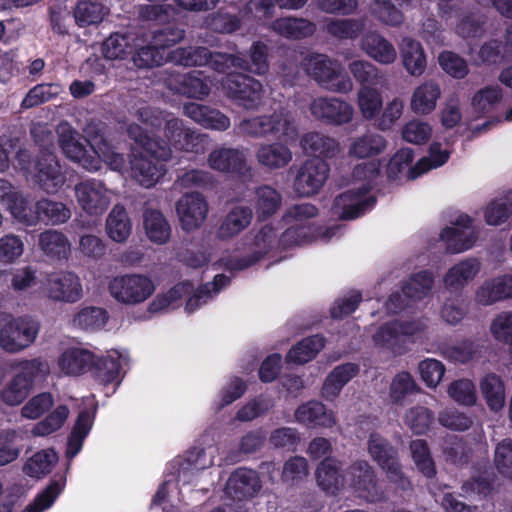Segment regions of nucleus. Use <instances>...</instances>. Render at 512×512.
Segmentation results:
<instances>
[{
    "label": "nucleus",
    "mask_w": 512,
    "mask_h": 512,
    "mask_svg": "<svg viewBox=\"0 0 512 512\" xmlns=\"http://www.w3.org/2000/svg\"><path fill=\"white\" fill-rule=\"evenodd\" d=\"M315 474L317 485L327 494L336 495L348 488L357 497L371 503L385 497L376 472L367 461H355L343 472L339 461L325 458L318 465Z\"/></svg>",
    "instance_id": "nucleus-2"
},
{
    "label": "nucleus",
    "mask_w": 512,
    "mask_h": 512,
    "mask_svg": "<svg viewBox=\"0 0 512 512\" xmlns=\"http://www.w3.org/2000/svg\"><path fill=\"white\" fill-rule=\"evenodd\" d=\"M109 14V8L96 0H80L74 9L76 23L81 26L101 23Z\"/></svg>",
    "instance_id": "nucleus-53"
},
{
    "label": "nucleus",
    "mask_w": 512,
    "mask_h": 512,
    "mask_svg": "<svg viewBox=\"0 0 512 512\" xmlns=\"http://www.w3.org/2000/svg\"><path fill=\"white\" fill-rule=\"evenodd\" d=\"M18 369L17 377H20L24 384L31 390L34 383L44 380L50 373V365L47 360L42 358H33L29 360H21L14 364Z\"/></svg>",
    "instance_id": "nucleus-55"
},
{
    "label": "nucleus",
    "mask_w": 512,
    "mask_h": 512,
    "mask_svg": "<svg viewBox=\"0 0 512 512\" xmlns=\"http://www.w3.org/2000/svg\"><path fill=\"white\" fill-rule=\"evenodd\" d=\"M512 298V274L506 273L484 279L474 291L478 306H492Z\"/></svg>",
    "instance_id": "nucleus-24"
},
{
    "label": "nucleus",
    "mask_w": 512,
    "mask_h": 512,
    "mask_svg": "<svg viewBox=\"0 0 512 512\" xmlns=\"http://www.w3.org/2000/svg\"><path fill=\"white\" fill-rule=\"evenodd\" d=\"M35 211L31 210L34 221L26 223L33 225L37 221H43L50 225H60L66 223L72 216L71 210L62 202L53 201L50 199H41L35 205Z\"/></svg>",
    "instance_id": "nucleus-37"
},
{
    "label": "nucleus",
    "mask_w": 512,
    "mask_h": 512,
    "mask_svg": "<svg viewBox=\"0 0 512 512\" xmlns=\"http://www.w3.org/2000/svg\"><path fill=\"white\" fill-rule=\"evenodd\" d=\"M228 283L229 278L222 274L216 275L212 283H207L197 290L190 282L178 283L167 292L157 294L149 303L148 312L158 314L174 309L180 305L183 297L189 296L185 309L188 313H192L215 296Z\"/></svg>",
    "instance_id": "nucleus-5"
},
{
    "label": "nucleus",
    "mask_w": 512,
    "mask_h": 512,
    "mask_svg": "<svg viewBox=\"0 0 512 512\" xmlns=\"http://www.w3.org/2000/svg\"><path fill=\"white\" fill-rule=\"evenodd\" d=\"M183 113L206 129L224 131L230 127V120L226 115L201 104H185Z\"/></svg>",
    "instance_id": "nucleus-35"
},
{
    "label": "nucleus",
    "mask_w": 512,
    "mask_h": 512,
    "mask_svg": "<svg viewBox=\"0 0 512 512\" xmlns=\"http://www.w3.org/2000/svg\"><path fill=\"white\" fill-rule=\"evenodd\" d=\"M300 145L307 153L327 158H332L340 152V144L336 139L318 132L305 134L301 138Z\"/></svg>",
    "instance_id": "nucleus-46"
},
{
    "label": "nucleus",
    "mask_w": 512,
    "mask_h": 512,
    "mask_svg": "<svg viewBox=\"0 0 512 512\" xmlns=\"http://www.w3.org/2000/svg\"><path fill=\"white\" fill-rule=\"evenodd\" d=\"M278 241L274 227L270 224L264 225L254 235L253 241L250 244L251 254L247 258L237 260L221 259V264L232 271L246 269L274 249Z\"/></svg>",
    "instance_id": "nucleus-15"
},
{
    "label": "nucleus",
    "mask_w": 512,
    "mask_h": 512,
    "mask_svg": "<svg viewBox=\"0 0 512 512\" xmlns=\"http://www.w3.org/2000/svg\"><path fill=\"white\" fill-rule=\"evenodd\" d=\"M222 87L231 98L247 109H254L262 103V84L248 75L228 74L222 80Z\"/></svg>",
    "instance_id": "nucleus-14"
},
{
    "label": "nucleus",
    "mask_w": 512,
    "mask_h": 512,
    "mask_svg": "<svg viewBox=\"0 0 512 512\" xmlns=\"http://www.w3.org/2000/svg\"><path fill=\"white\" fill-rule=\"evenodd\" d=\"M94 355L85 349H66L58 358L57 364L61 374L80 375L92 367Z\"/></svg>",
    "instance_id": "nucleus-36"
},
{
    "label": "nucleus",
    "mask_w": 512,
    "mask_h": 512,
    "mask_svg": "<svg viewBox=\"0 0 512 512\" xmlns=\"http://www.w3.org/2000/svg\"><path fill=\"white\" fill-rule=\"evenodd\" d=\"M266 56L267 46L264 43L255 42L251 47L250 61L235 55L219 54L212 58V65L219 72L235 67L262 75L269 69Z\"/></svg>",
    "instance_id": "nucleus-16"
},
{
    "label": "nucleus",
    "mask_w": 512,
    "mask_h": 512,
    "mask_svg": "<svg viewBox=\"0 0 512 512\" xmlns=\"http://www.w3.org/2000/svg\"><path fill=\"white\" fill-rule=\"evenodd\" d=\"M306 72L321 87L332 92L348 93L353 89V82L343 73L342 65L324 54H311L304 59Z\"/></svg>",
    "instance_id": "nucleus-8"
},
{
    "label": "nucleus",
    "mask_w": 512,
    "mask_h": 512,
    "mask_svg": "<svg viewBox=\"0 0 512 512\" xmlns=\"http://www.w3.org/2000/svg\"><path fill=\"white\" fill-rule=\"evenodd\" d=\"M484 220L487 225L499 226L512 216V190L495 197L484 207Z\"/></svg>",
    "instance_id": "nucleus-47"
},
{
    "label": "nucleus",
    "mask_w": 512,
    "mask_h": 512,
    "mask_svg": "<svg viewBox=\"0 0 512 512\" xmlns=\"http://www.w3.org/2000/svg\"><path fill=\"white\" fill-rule=\"evenodd\" d=\"M261 488L262 483L257 472L240 468L228 478L225 495L232 504H243V501L255 497Z\"/></svg>",
    "instance_id": "nucleus-19"
},
{
    "label": "nucleus",
    "mask_w": 512,
    "mask_h": 512,
    "mask_svg": "<svg viewBox=\"0 0 512 512\" xmlns=\"http://www.w3.org/2000/svg\"><path fill=\"white\" fill-rule=\"evenodd\" d=\"M65 485L66 478L64 476L52 480L51 483L25 507L23 512H44L49 509L62 493Z\"/></svg>",
    "instance_id": "nucleus-61"
},
{
    "label": "nucleus",
    "mask_w": 512,
    "mask_h": 512,
    "mask_svg": "<svg viewBox=\"0 0 512 512\" xmlns=\"http://www.w3.org/2000/svg\"><path fill=\"white\" fill-rule=\"evenodd\" d=\"M88 406L93 408L92 412L83 411L79 414L76 424L71 432V435L68 439L66 455L68 458L75 457L81 450L84 439L89 434L93 422H94V413H95V405L93 399H87Z\"/></svg>",
    "instance_id": "nucleus-41"
},
{
    "label": "nucleus",
    "mask_w": 512,
    "mask_h": 512,
    "mask_svg": "<svg viewBox=\"0 0 512 512\" xmlns=\"http://www.w3.org/2000/svg\"><path fill=\"white\" fill-rule=\"evenodd\" d=\"M46 298L62 303H75L83 296V287L77 274L71 271L48 273L42 283Z\"/></svg>",
    "instance_id": "nucleus-12"
},
{
    "label": "nucleus",
    "mask_w": 512,
    "mask_h": 512,
    "mask_svg": "<svg viewBox=\"0 0 512 512\" xmlns=\"http://www.w3.org/2000/svg\"><path fill=\"white\" fill-rule=\"evenodd\" d=\"M379 173V164L375 162L362 163L353 170V178L359 181V184L352 189L345 191L335 198L332 205L334 216L352 220L365 214L372 209L375 204V198L368 195L371 180Z\"/></svg>",
    "instance_id": "nucleus-4"
},
{
    "label": "nucleus",
    "mask_w": 512,
    "mask_h": 512,
    "mask_svg": "<svg viewBox=\"0 0 512 512\" xmlns=\"http://www.w3.org/2000/svg\"><path fill=\"white\" fill-rule=\"evenodd\" d=\"M167 85L171 90L186 97L203 99L210 93L211 81L202 71H191L171 77Z\"/></svg>",
    "instance_id": "nucleus-27"
},
{
    "label": "nucleus",
    "mask_w": 512,
    "mask_h": 512,
    "mask_svg": "<svg viewBox=\"0 0 512 512\" xmlns=\"http://www.w3.org/2000/svg\"><path fill=\"white\" fill-rule=\"evenodd\" d=\"M325 341L323 337L314 335L303 339L297 345L293 346L286 360L289 363L304 364L311 361L323 349Z\"/></svg>",
    "instance_id": "nucleus-56"
},
{
    "label": "nucleus",
    "mask_w": 512,
    "mask_h": 512,
    "mask_svg": "<svg viewBox=\"0 0 512 512\" xmlns=\"http://www.w3.org/2000/svg\"><path fill=\"white\" fill-rule=\"evenodd\" d=\"M309 109L315 119L337 126L349 123L354 115L352 105L336 97H317Z\"/></svg>",
    "instance_id": "nucleus-18"
},
{
    "label": "nucleus",
    "mask_w": 512,
    "mask_h": 512,
    "mask_svg": "<svg viewBox=\"0 0 512 512\" xmlns=\"http://www.w3.org/2000/svg\"><path fill=\"white\" fill-rule=\"evenodd\" d=\"M108 237L117 243L128 240L132 231L130 217L123 206L115 205L106 219L105 225Z\"/></svg>",
    "instance_id": "nucleus-43"
},
{
    "label": "nucleus",
    "mask_w": 512,
    "mask_h": 512,
    "mask_svg": "<svg viewBox=\"0 0 512 512\" xmlns=\"http://www.w3.org/2000/svg\"><path fill=\"white\" fill-rule=\"evenodd\" d=\"M360 48L367 56L382 65H391L397 59L394 45L377 31L363 34Z\"/></svg>",
    "instance_id": "nucleus-28"
},
{
    "label": "nucleus",
    "mask_w": 512,
    "mask_h": 512,
    "mask_svg": "<svg viewBox=\"0 0 512 512\" xmlns=\"http://www.w3.org/2000/svg\"><path fill=\"white\" fill-rule=\"evenodd\" d=\"M441 96L440 83L435 79H426L413 89L410 97V109L416 115H429L436 110Z\"/></svg>",
    "instance_id": "nucleus-25"
},
{
    "label": "nucleus",
    "mask_w": 512,
    "mask_h": 512,
    "mask_svg": "<svg viewBox=\"0 0 512 512\" xmlns=\"http://www.w3.org/2000/svg\"><path fill=\"white\" fill-rule=\"evenodd\" d=\"M79 207L88 215H102L112 201V191L103 182L89 179L77 183L74 187Z\"/></svg>",
    "instance_id": "nucleus-13"
},
{
    "label": "nucleus",
    "mask_w": 512,
    "mask_h": 512,
    "mask_svg": "<svg viewBox=\"0 0 512 512\" xmlns=\"http://www.w3.org/2000/svg\"><path fill=\"white\" fill-rule=\"evenodd\" d=\"M253 220V211L243 204H236L230 208L222 223L217 236L220 239H230L247 229Z\"/></svg>",
    "instance_id": "nucleus-31"
},
{
    "label": "nucleus",
    "mask_w": 512,
    "mask_h": 512,
    "mask_svg": "<svg viewBox=\"0 0 512 512\" xmlns=\"http://www.w3.org/2000/svg\"><path fill=\"white\" fill-rule=\"evenodd\" d=\"M252 203L258 218L266 219L281 207L282 195L275 188L262 185L254 190Z\"/></svg>",
    "instance_id": "nucleus-42"
},
{
    "label": "nucleus",
    "mask_w": 512,
    "mask_h": 512,
    "mask_svg": "<svg viewBox=\"0 0 512 512\" xmlns=\"http://www.w3.org/2000/svg\"><path fill=\"white\" fill-rule=\"evenodd\" d=\"M482 269V262L477 257H465L454 263L443 275L442 283L446 291L460 294Z\"/></svg>",
    "instance_id": "nucleus-22"
},
{
    "label": "nucleus",
    "mask_w": 512,
    "mask_h": 512,
    "mask_svg": "<svg viewBox=\"0 0 512 512\" xmlns=\"http://www.w3.org/2000/svg\"><path fill=\"white\" fill-rule=\"evenodd\" d=\"M156 283L145 273L132 272L112 277L108 282L110 296L119 304L137 306L145 303L156 291Z\"/></svg>",
    "instance_id": "nucleus-7"
},
{
    "label": "nucleus",
    "mask_w": 512,
    "mask_h": 512,
    "mask_svg": "<svg viewBox=\"0 0 512 512\" xmlns=\"http://www.w3.org/2000/svg\"><path fill=\"white\" fill-rule=\"evenodd\" d=\"M433 273L427 270L411 275L403 285L402 291L407 298L420 300L428 296L433 288Z\"/></svg>",
    "instance_id": "nucleus-62"
},
{
    "label": "nucleus",
    "mask_w": 512,
    "mask_h": 512,
    "mask_svg": "<svg viewBox=\"0 0 512 512\" xmlns=\"http://www.w3.org/2000/svg\"><path fill=\"white\" fill-rule=\"evenodd\" d=\"M143 218L145 233L152 242L164 244L169 240L171 228L160 211L147 209L144 212Z\"/></svg>",
    "instance_id": "nucleus-50"
},
{
    "label": "nucleus",
    "mask_w": 512,
    "mask_h": 512,
    "mask_svg": "<svg viewBox=\"0 0 512 512\" xmlns=\"http://www.w3.org/2000/svg\"><path fill=\"white\" fill-rule=\"evenodd\" d=\"M402 65L414 77L423 75L427 68V57L422 44L411 37H404L399 45Z\"/></svg>",
    "instance_id": "nucleus-33"
},
{
    "label": "nucleus",
    "mask_w": 512,
    "mask_h": 512,
    "mask_svg": "<svg viewBox=\"0 0 512 512\" xmlns=\"http://www.w3.org/2000/svg\"><path fill=\"white\" fill-rule=\"evenodd\" d=\"M216 448L209 446L207 448H194L190 450L181 463L178 473V482L182 486L194 484L198 486L201 482L200 471H203L214 464Z\"/></svg>",
    "instance_id": "nucleus-23"
},
{
    "label": "nucleus",
    "mask_w": 512,
    "mask_h": 512,
    "mask_svg": "<svg viewBox=\"0 0 512 512\" xmlns=\"http://www.w3.org/2000/svg\"><path fill=\"white\" fill-rule=\"evenodd\" d=\"M450 152L442 148L440 143H432L429 148V154L421 158L407 172V178L414 180L422 174L443 166L449 159Z\"/></svg>",
    "instance_id": "nucleus-52"
},
{
    "label": "nucleus",
    "mask_w": 512,
    "mask_h": 512,
    "mask_svg": "<svg viewBox=\"0 0 512 512\" xmlns=\"http://www.w3.org/2000/svg\"><path fill=\"white\" fill-rule=\"evenodd\" d=\"M295 420L310 427L332 428L337 420L335 413L319 401H309L300 405L294 413Z\"/></svg>",
    "instance_id": "nucleus-29"
},
{
    "label": "nucleus",
    "mask_w": 512,
    "mask_h": 512,
    "mask_svg": "<svg viewBox=\"0 0 512 512\" xmlns=\"http://www.w3.org/2000/svg\"><path fill=\"white\" fill-rule=\"evenodd\" d=\"M39 324L30 316L0 315V347L8 353L28 348L37 338Z\"/></svg>",
    "instance_id": "nucleus-9"
},
{
    "label": "nucleus",
    "mask_w": 512,
    "mask_h": 512,
    "mask_svg": "<svg viewBox=\"0 0 512 512\" xmlns=\"http://www.w3.org/2000/svg\"><path fill=\"white\" fill-rule=\"evenodd\" d=\"M220 53H210L205 47L179 48L169 53L170 60L183 66L209 65L215 70L212 58Z\"/></svg>",
    "instance_id": "nucleus-54"
},
{
    "label": "nucleus",
    "mask_w": 512,
    "mask_h": 512,
    "mask_svg": "<svg viewBox=\"0 0 512 512\" xmlns=\"http://www.w3.org/2000/svg\"><path fill=\"white\" fill-rule=\"evenodd\" d=\"M131 115L152 129L163 128L162 138H149L152 151L160 159H171L173 150L202 153L208 144V136L185 126L183 120L171 113L143 106Z\"/></svg>",
    "instance_id": "nucleus-1"
},
{
    "label": "nucleus",
    "mask_w": 512,
    "mask_h": 512,
    "mask_svg": "<svg viewBox=\"0 0 512 512\" xmlns=\"http://www.w3.org/2000/svg\"><path fill=\"white\" fill-rule=\"evenodd\" d=\"M271 29L285 38L299 40L313 35L316 24L304 18L290 16L275 20Z\"/></svg>",
    "instance_id": "nucleus-40"
},
{
    "label": "nucleus",
    "mask_w": 512,
    "mask_h": 512,
    "mask_svg": "<svg viewBox=\"0 0 512 512\" xmlns=\"http://www.w3.org/2000/svg\"><path fill=\"white\" fill-rule=\"evenodd\" d=\"M33 179L47 193H55L65 183V175L53 154H45L35 163Z\"/></svg>",
    "instance_id": "nucleus-26"
},
{
    "label": "nucleus",
    "mask_w": 512,
    "mask_h": 512,
    "mask_svg": "<svg viewBox=\"0 0 512 512\" xmlns=\"http://www.w3.org/2000/svg\"><path fill=\"white\" fill-rule=\"evenodd\" d=\"M57 460L54 450L45 449L30 457L24 464L23 471L30 477L40 478L51 471Z\"/></svg>",
    "instance_id": "nucleus-63"
},
{
    "label": "nucleus",
    "mask_w": 512,
    "mask_h": 512,
    "mask_svg": "<svg viewBox=\"0 0 512 512\" xmlns=\"http://www.w3.org/2000/svg\"><path fill=\"white\" fill-rule=\"evenodd\" d=\"M239 129L242 133L262 138L276 136L285 140H293L297 136V125L294 116L285 110L274 112L270 116H259L243 120Z\"/></svg>",
    "instance_id": "nucleus-10"
},
{
    "label": "nucleus",
    "mask_w": 512,
    "mask_h": 512,
    "mask_svg": "<svg viewBox=\"0 0 512 512\" xmlns=\"http://www.w3.org/2000/svg\"><path fill=\"white\" fill-rule=\"evenodd\" d=\"M368 452L397 488L406 490L410 487V481L402 471L397 450L385 438L372 433L368 440Z\"/></svg>",
    "instance_id": "nucleus-11"
},
{
    "label": "nucleus",
    "mask_w": 512,
    "mask_h": 512,
    "mask_svg": "<svg viewBox=\"0 0 512 512\" xmlns=\"http://www.w3.org/2000/svg\"><path fill=\"white\" fill-rule=\"evenodd\" d=\"M0 203L6 206L13 217L22 223H31L34 216L28 201L7 180L0 178Z\"/></svg>",
    "instance_id": "nucleus-32"
},
{
    "label": "nucleus",
    "mask_w": 512,
    "mask_h": 512,
    "mask_svg": "<svg viewBox=\"0 0 512 512\" xmlns=\"http://www.w3.org/2000/svg\"><path fill=\"white\" fill-rule=\"evenodd\" d=\"M39 247L49 258L62 260L68 258L71 245L68 238L56 230H46L39 235Z\"/></svg>",
    "instance_id": "nucleus-45"
},
{
    "label": "nucleus",
    "mask_w": 512,
    "mask_h": 512,
    "mask_svg": "<svg viewBox=\"0 0 512 512\" xmlns=\"http://www.w3.org/2000/svg\"><path fill=\"white\" fill-rule=\"evenodd\" d=\"M126 132L130 139L143 148V152L133 153L130 160L131 177L145 188L154 186L166 173V162L152 151L149 136L137 123H129Z\"/></svg>",
    "instance_id": "nucleus-6"
},
{
    "label": "nucleus",
    "mask_w": 512,
    "mask_h": 512,
    "mask_svg": "<svg viewBox=\"0 0 512 512\" xmlns=\"http://www.w3.org/2000/svg\"><path fill=\"white\" fill-rule=\"evenodd\" d=\"M440 238L445 242L446 249L455 254L471 249L478 239V233L472 227V219L466 214H461L451 226L441 231Z\"/></svg>",
    "instance_id": "nucleus-17"
},
{
    "label": "nucleus",
    "mask_w": 512,
    "mask_h": 512,
    "mask_svg": "<svg viewBox=\"0 0 512 512\" xmlns=\"http://www.w3.org/2000/svg\"><path fill=\"white\" fill-rule=\"evenodd\" d=\"M108 320L105 309L87 306L80 309L73 317L72 324L85 331H96L103 328Z\"/></svg>",
    "instance_id": "nucleus-59"
},
{
    "label": "nucleus",
    "mask_w": 512,
    "mask_h": 512,
    "mask_svg": "<svg viewBox=\"0 0 512 512\" xmlns=\"http://www.w3.org/2000/svg\"><path fill=\"white\" fill-rule=\"evenodd\" d=\"M373 341L380 348L390 350L393 353H402L403 338L398 327V321L380 326L373 334Z\"/></svg>",
    "instance_id": "nucleus-60"
},
{
    "label": "nucleus",
    "mask_w": 512,
    "mask_h": 512,
    "mask_svg": "<svg viewBox=\"0 0 512 512\" xmlns=\"http://www.w3.org/2000/svg\"><path fill=\"white\" fill-rule=\"evenodd\" d=\"M357 104L364 119H374L383 107V100L378 89L363 85L357 92Z\"/></svg>",
    "instance_id": "nucleus-58"
},
{
    "label": "nucleus",
    "mask_w": 512,
    "mask_h": 512,
    "mask_svg": "<svg viewBox=\"0 0 512 512\" xmlns=\"http://www.w3.org/2000/svg\"><path fill=\"white\" fill-rule=\"evenodd\" d=\"M139 46V38L133 34L114 33L102 44V53L108 60H122Z\"/></svg>",
    "instance_id": "nucleus-44"
},
{
    "label": "nucleus",
    "mask_w": 512,
    "mask_h": 512,
    "mask_svg": "<svg viewBox=\"0 0 512 512\" xmlns=\"http://www.w3.org/2000/svg\"><path fill=\"white\" fill-rule=\"evenodd\" d=\"M208 166L221 173H242L246 169V153L228 147H218L211 151Z\"/></svg>",
    "instance_id": "nucleus-30"
},
{
    "label": "nucleus",
    "mask_w": 512,
    "mask_h": 512,
    "mask_svg": "<svg viewBox=\"0 0 512 512\" xmlns=\"http://www.w3.org/2000/svg\"><path fill=\"white\" fill-rule=\"evenodd\" d=\"M433 419V412L421 405L408 408L403 416L404 424L417 435L425 434L429 430Z\"/></svg>",
    "instance_id": "nucleus-64"
},
{
    "label": "nucleus",
    "mask_w": 512,
    "mask_h": 512,
    "mask_svg": "<svg viewBox=\"0 0 512 512\" xmlns=\"http://www.w3.org/2000/svg\"><path fill=\"white\" fill-rule=\"evenodd\" d=\"M58 142L67 158L78 163L90 172H96L104 162L113 171H122L125 167L124 156L117 152L103 137L101 124L90 122L84 128L94 154L88 155L85 147L79 140V133L66 121L57 126Z\"/></svg>",
    "instance_id": "nucleus-3"
},
{
    "label": "nucleus",
    "mask_w": 512,
    "mask_h": 512,
    "mask_svg": "<svg viewBox=\"0 0 512 512\" xmlns=\"http://www.w3.org/2000/svg\"><path fill=\"white\" fill-rule=\"evenodd\" d=\"M359 372V366L354 363H345L335 367L327 376L323 388L322 396L333 401L338 397L342 388Z\"/></svg>",
    "instance_id": "nucleus-38"
},
{
    "label": "nucleus",
    "mask_w": 512,
    "mask_h": 512,
    "mask_svg": "<svg viewBox=\"0 0 512 512\" xmlns=\"http://www.w3.org/2000/svg\"><path fill=\"white\" fill-rule=\"evenodd\" d=\"M209 207L204 196L197 192L184 194L176 203V212L182 229L193 231L202 226Z\"/></svg>",
    "instance_id": "nucleus-21"
},
{
    "label": "nucleus",
    "mask_w": 512,
    "mask_h": 512,
    "mask_svg": "<svg viewBox=\"0 0 512 512\" xmlns=\"http://www.w3.org/2000/svg\"><path fill=\"white\" fill-rule=\"evenodd\" d=\"M408 3L409 0H374L371 14L386 25L399 26L404 21L401 8Z\"/></svg>",
    "instance_id": "nucleus-48"
},
{
    "label": "nucleus",
    "mask_w": 512,
    "mask_h": 512,
    "mask_svg": "<svg viewBox=\"0 0 512 512\" xmlns=\"http://www.w3.org/2000/svg\"><path fill=\"white\" fill-rule=\"evenodd\" d=\"M480 389L491 410L499 411L504 407L505 387L500 377L495 374H487L480 382Z\"/></svg>",
    "instance_id": "nucleus-57"
},
{
    "label": "nucleus",
    "mask_w": 512,
    "mask_h": 512,
    "mask_svg": "<svg viewBox=\"0 0 512 512\" xmlns=\"http://www.w3.org/2000/svg\"><path fill=\"white\" fill-rule=\"evenodd\" d=\"M127 358L117 350L107 352L105 357L98 359L95 364V375L104 384L117 381L120 370L126 364Z\"/></svg>",
    "instance_id": "nucleus-51"
},
{
    "label": "nucleus",
    "mask_w": 512,
    "mask_h": 512,
    "mask_svg": "<svg viewBox=\"0 0 512 512\" xmlns=\"http://www.w3.org/2000/svg\"><path fill=\"white\" fill-rule=\"evenodd\" d=\"M420 391L413 376L406 371L397 373L391 380L388 400L392 405L403 406L406 398Z\"/></svg>",
    "instance_id": "nucleus-49"
},
{
    "label": "nucleus",
    "mask_w": 512,
    "mask_h": 512,
    "mask_svg": "<svg viewBox=\"0 0 512 512\" xmlns=\"http://www.w3.org/2000/svg\"><path fill=\"white\" fill-rule=\"evenodd\" d=\"M258 164L268 170L286 167L293 158L290 148L282 142L262 143L255 153Z\"/></svg>",
    "instance_id": "nucleus-34"
},
{
    "label": "nucleus",
    "mask_w": 512,
    "mask_h": 512,
    "mask_svg": "<svg viewBox=\"0 0 512 512\" xmlns=\"http://www.w3.org/2000/svg\"><path fill=\"white\" fill-rule=\"evenodd\" d=\"M386 147L387 141L382 135L367 132L351 140L348 154L359 159L370 158L384 152Z\"/></svg>",
    "instance_id": "nucleus-39"
},
{
    "label": "nucleus",
    "mask_w": 512,
    "mask_h": 512,
    "mask_svg": "<svg viewBox=\"0 0 512 512\" xmlns=\"http://www.w3.org/2000/svg\"><path fill=\"white\" fill-rule=\"evenodd\" d=\"M329 170L328 164L320 158L305 161L294 181V189L297 194L300 196L316 194L327 180Z\"/></svg>",
    "instance_id": "nucleus-20"
}]
</instances>
